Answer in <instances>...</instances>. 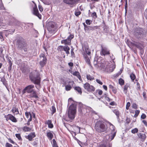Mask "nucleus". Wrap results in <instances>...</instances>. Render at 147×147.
I'll return each mask as SVG.
<instances>
[{
    "mask_svg": "<svg viewBox=\"0 0 147 147\" xmlns=\"http://www.w3.org/2000/svg\"><path fill=\"white\" fill-rule=\"evenodd\" d=\"M95 128L98 132L101 133L106 131L107 129V125L103 122L98 121L96 123Z\"/></svg>",
    "mask_w": 147,
    "mask_h": 147,
    "instance_id": "1",
    "label": "nucleus"
},
{
    "mask_svg": "<svg viewBox=\"0 0 147 147\" xmlns=\"http://www.w3.org/2000/svg\"><path fill=\"white\" fill-rule=\"evenodd\" d=\"M16 45L18 49L23 50L25 52L27 51L28 45L25 40L23 38L21 37L17 39Z\"/></svg>",
    "mask_w": 147,
    "mask_h": 147,
    "instance_id": "2",
    "label": "nucleus"
},
{
    "mask_svg": "<svg viewBox=\"0 0 147 147\" xmlns=\"http://www.w3.org/2000/svg\"><path fill=\"white\" fill-rule=\"evenodd\" d=\"M76 112V104H72L69 107L68 112V115L69 118L71 119H74Z\"/></svg>",
    "mask_w": 147,
    "mask_h": 147,
    "instance_id": "3",
    "label": "nucleus"
},
{
    "mask_svg": "<svg viewBox=\"0 0 147 147\" xmlns=\"http://www.w3.org/2000/svg\"><path fill=\"white\" fill-rule=\"evenodd\" d=\"M26 87V90H27V92L28 93L30 94L29 95L30 97L34 98H38L37 93L34 89V85H30Z\"/></svg>",
    "mask_w": 147,
    "mask_h": 147,
    "instance_id": "4",
    "label": "nucleus"
},
{
    "mask_svg": "<svg viewBox=\"0 0 147 147\" xmlns=\"http://www.w3.org/2000/svg\"><path fill=\"white\" fill-rule=\"evenodd\" d=\"M47 26L48 31L50 33H54L56 31L57 27L54 22H49L47 24Z\"/></svg>",
    "mask_w": 147,
    "mask_h": 147,
    "instance_id": "5",
    "label": "nucleus"
},
{
    "mask_svg": "<svg viewBox=\"0 0 147 147\" xmlns=\"http://www.w3.org/2000/svg\"><path fill=\"white\" fill-rule=\"evenodd\" d=\"M38 60L39 61L40 65L42 67H43L46 64L47 59L45 54L42 53L40 54L39 57L38 58Z\"/></svg>",
    "mask_w": 147,
    "mask_h": 147,
    "instance_id": "6",
    "label": "nucleus"
},
{
    "mask_svg": "<svg viewBox=\"0 0 147 147\" xmlns=\"http://www.w3.org/2000/svg\"><path fill=\"white\" fill-rule=\"evenodd\" d=\"M144 31L142 28H136L134 32V35L137 38H140L143 36Z\"/></svg>",
    "mask_w": 147,
    "mask_h": 147,
    "instance_id": "7",
    "label": "nucleus"
},
{
    "mask_svg": "<svg viewBox=\"0 0 147 147\" xmlns=\"http://www.w3.org/2000/svg\"><path fill=\"white\" fill-rule=\"evenodd\" d=\"M31 80L35 84L39 85L40 82V78L38 74H37L36 76L30 77Z\"/></svg>",
    "mask_w": 147,
    "mask_h": 147,
    "instance_id": "8",
    "label": "nucleus"
},
{
    "mask_svg": "<svg viewBox=\"0 0 147 147\" xmlns=\"http://www.w3.org/2000/svg\"><path fill=\"white\" fill-rule=\"evenodd\" d=\"M84 89L88 92H94L95 88L92 86L90 85L88 83H86L84 84Z\"/></svg>",
    "mask_w": 147,
    "mask_h": 147,
    "instance_id": "9",
    "label": "nucleus"
},
{
    "mask_svg": "<svg viewBox=\"0 0 147 147\" xmlns=\"http://www.w3.org/2000/svg\"><path fill=\"white\" fill-rule=\"evenodd\" d=\"M73 35H69L66 39L63 40L61 41L62 44H64L65 45H69L70 44V42L72 39L74 38Z\"/></svg>",
    "mask_w": 147,
    "mask_h": 147,
    "instance_id": "10",
    "label": "nucleus"
},
{
    "mask_svg": "<svg viewBox=\"0 0 147 147\" xmlns=\"http://www.w3.org/2000/svg\"><path fill=\"white\" fill-rule=\"evenodd\" d=\"M101 48L100 54L101 55L105 56L110 54V51L107 48L103 47L102 45L101 46Z\"/></svg>",
    "mask_w": 147,
    "mask_h": 147,
    "instance_id": "11",
    "label": "nucleus"
},
{
    "mask_svg": "<svg viewBox=\"0 0 147 147\" xmlns=\"http://www.w3.org/2000/svg\"><path fill=\"white\" fill-rule=\"evenodd\" d=\"M33 14L37 16L40 19H41V15L39 13L38 10L36 5L33 8Z\"/></svg>",
    "mask_w": 147,
    "mask_h": 147,
    "instance_id": "12",
    "label": "nucleus"
},
{
    "mask_svg": "<svg viewBox=\"0 0 147 147\" xmlns=\"http://www.w3.org/2000/svg\"><path fill=\"white\" fill-rule=\"evenodd\" d=\"M110 128L111 129L112 131L114 132L113 133H111L112 134L111 140H112L113 139L116 135V131H115V127L113 125L111 124L110 126Z\"/></svg>",
    "mask_w": 147,
    "mask_h": 147,
    "instance_id": "13",
    "label": "nucleus"
},
{
    "mask_svg": "<svg viewBox=\"0 0 147 147\" xmlns=\"http://www.w3.org/2000/svg\"><path fill=\"white\" fill-rule=\"evenodd\" d=\"M7 118L6 119V120L7 121V119L10 120L13 122H16L17 121V120L16 118L13 116L11 114H8L7 116Z\"/></svg>",
    "mask_w": 147,
    "mask_h": 147,
    "instance_id": "14",
    "label": "nucleus"
},
{
    "mask_svg": "<svg viewBox=\"0 0 147 147\" xmlns=\"http://www.w3.org/2000/svg\"><path fill=\"white\" fill-rule=\"evenodd\" d=\"M64 2L67 4L73 5L79 1L78 0H63Z\"/></svg>",
    "mask_w": 147,
    "mask_h": 147,
    "instance_id": "15",
    "label": "nucleus"
},
{
    "mask_svg": "<svg viewBox=\"0 0 147 147\" xmlns=\"http://www.w3.org/2000/svg\"><path fill=\"white\" fill-rule=\"evenodd\" d=\"M36 136L34 132H32L30 133L28 136H26V138L28 139L30 141L32 140V139Z\"/></svg>",
    "mask_w": 147,
    "mask_h": 147,
    "instance_id": "16",
    "label": "nucleus"
},
{
    "mask_svg": "<svg viewBox=\"0 0 147 147\" xmlns=\"http://www.w3.org/2000/svg\"><path fill=\"white\" fill-rule=\"evenodd\" d=\"M137 135L142 141H144L146 138V136L145 134L140 133L138 134Z\"/></svg>",
    "mask_w": 147,
    "mask_h": 147,
    "instance_id": "17",
    "label": "nucleus"
},
{
    "mask_svg": "<svg viewBox=\"0 0 147 147\" xmlns=\"http://www.w3.org/2000/svg\"><path fill=\"white\" fill-rule=\"evenodd\" d=\"M74 83L73 81L69 82V84L65 86V89L67 91H69L71 90V86H73Z\"/></svg>",
    "mask_w": 147,
    "mask_h": 147,
    "instance_id": "18",
    "label": "nucleus"
},
{
    "mask_svg": "<svg viewBox=\"0 0 147 147\" xmlns=\"http://www.w3.org/2000/svg\"><path fill=\"white\" fill-rule=\"evenodd\" d=\"M84 57L86 62L89 65L90 64V56H88L86 54H84Z\"/></svg>",
    "mask_w": 147,
    "mask_h": 147,
    "instance_id": "19",
    "label": "nucleus"
},
{
    "mask_svg": "<svg viewBox=\"0 0 147 147\" xmlns=\"http://www.w3.org/2000/svg\"><path fill=\"white\" fill-rule=\"evenodd\" d=\"M97 28H98V26H97L92 27L88 26L85 30V31L93 30H94L95 29H97Z\"/></svg>",
    "mask_w": 147,
    "mask_h": 147,
    "instance_id": "20",
    "label": "nucleus"
},
{
    "mask_svg": "<svg viewBox=\"0 0 147 147\" xmlns=\"http://www.w3.org/2000/svg\"><path fill=\"white\" fill-rule=\"evenodd\" d=\"M84 109H85L84 108L83 105H80L79 107L78 112L80 114H83L84 113Z\"/></svg>",
    "mask_w": 147,
    "mask_h": 147,
    "instance_id": "21",
    "label": "nucleus"
},
{
    "mask_svg": "<svg viewBox=\"0 0 147 147\" xmlns=\"http://www.w3.org/2000/svg\"><path fill=\"white\" fill-rule=\"evenodd\" d=\"M133 45L134 46L136 47L140 50H141L142 48V45L140 43L136 42L135 43H133Z\"/></svg>",
    "mask_w": 147,
    "mask_h": 147,
    "instance_id": "22",
    "label": "nucleus"
},
{
    "mask_svg": "<svg viewBox=\"0 0 147 147\" xmlns=\"http://www.w3.org/2000/svg\"><path fill=\"white\" fill-rule=\"evenodd\" d=\"M63 50L68 55L69 54V51L70 50L69 47L67 46H64Z\"/></svg>",
    "mask_w": 147,
    "mask_h": 147,
    "instance_id": "23",
    "label": "nucleus"
},
{
    "mask_svg": "<svg viewBox=\"0 0 147 147\" xmlns=\"http://www.w3.org/2000/svg\"><path fill=\"white\" fill-rule=\"evenodd\" d=\"M47 136L49 140H51L53 137V135L52 133L49 131V132H47Z\"/></svg>",
    "mask_w": 147,
    "mask_h": 147,
    "instance_id": "24",
    "label": "nucleus"
},
{
    "mask_svg": "<svg viewBox=\"0 0 147 147\" xmlns=\"http://www.w3.org/2000/svg\"><path fill=\"white\" fill-rule=\"evenodd\" d=\"M129 86V84H126L124 86L123 89V92L125 94H127V88Z\"/></svg>",
    "mask_w": 147,
    "mask_h": 147,
    "instance_id": "25",
    "label": "nucleus"
},
{
    "mask_svg": "<svg viewBox=\"0 0 147 147\" xmlns=\"http://www.w3.org/2000/svg\"><path fill=\"white\" fill-rule=\"evenodd\" d=\"M11 111L14 113H15L16 114H17L19 113L18 109L15 107L13 108Z\"/></svg>",
    "mask_w": 147,
    "mask_h": 147,
    "instance_id": "26",
    "label": "nucleus"
},
{
    "mask_svg": "<svg viewBox=\"0 0 147 147\" xmlns=\"http://www.w3.org/2000/svg\"><path fill=\"white\" fill-rule=\"evenodd\" d=\"M103 23L104 25L103 27L104 30L105 32L108 33L109 32L108 28L106 25L104 21L103 22Z\"/></svg>",
    "mask_w": 147,
    "mask_h": 147,
    "instance_id": "27",
    "label": "nucleus"
},
{
    "mask_svg": "<svg viewBox=\"0 0 147 147\" xmlns=\"http://www.w3.org/2000/svg\"><path fill=\"white\" fill-rule=\"evenodd\" d=\"M23 130L24 131H30L31 130V129L26 126H25L23 128Z\"/></svg>",
    "mask_w": 147,
    "mask_h": 147,
    "instance_id": "28",
    "label": "nucleus"
},
{
    "mask_svg": "<svg viewBox=\"0 0 147 147\" xmlns=\"http://www.w3.org/2000/svg\"><path fill=\"white\" fill-rule=\"evenodd\" d=\"M74 89L76 91L78 92L79 93L81 94L82 93V91L80 88L79 87H76L74 88Z\"/></svg>",
    "mask_w": 147,
    "mask_h": 147,
    "instance_id": "29",
    "label": "nucleus"
},
{
    "mask_svg": "<svg viewBox=\"0 0 147 147\" xmlns=\"http://www.w3.org/2000/svg\"><path fill=\"white\" fill-rule=\"evenodd\" d=\"M113 112L115 114L118 118L120 115V113L119 111L117 110H115L113 111Z\"/></svg>",
    "mask_w": 147,
    "mask_h": 147,
    "instance_id": "30",
    "label": "nucleus"
},
{
    "mask_svg": "<svg viewBox=\"0 0 147 147\" xmlns=\"http://www.w3.org/2000/svg\"><path fill=\"white\" fill-rule=\"evenodd\" d=\"M86 77L88 80H92L94 79V77L93 76H90V75H87L86 76Z\"/></svg>",
    "mask_w": 147,
    "mask_h": 147,
    "instance_id": "31",
    "label": "nucleus"
},
{
    "mask_svg": "<svg viewBox=\"0 0 147 147\" xmlns=\"http://www.w3.org/2000/svg\"><path fill=\"white\" fill-rule=\"evenodd\" d=\"M130 77L132 81H133L136 78V76L133 73L131 74L130 75Z\"/></svg>",
    "mask_w": 147,
    "mask_h": 147,
    "instance_id": "32",
    "label": "nucleus"
},
{
    "mask_svg": "<svg viewBox=\"0 0 147 147\" xmlns=\"http://www.w3.org/2000/svg\"><path fill=\"white\" fill-rule=\"evenodd\" d=\"M119 84L121 86L123 85L124 84V81L122 78H120L119 80Z\"/></svg>",
    "mask_w": 147,
    "mask_h": 147,
    "instance_id": "33",
    "label": "nucleus"
},
{
    "mask_svg": "<svg viewBox=\"0 0 147 147\" xmlns=\"http://www.w3.org/2000/svg\"><path fill=\"white\" fill-rule=\"evenodd\" d=\"M25 114L26 117L27 118H28L29 117V116H30V117H31V119H32V115L30 113H28L27 112H26L25 113Z\"/></svg>",
    "mask_w": 147,
    "mask_h": 147,
    "instance_id": "34",
    "label": "nucleus"
},
{
    "mask_svg": "<svg viewBox=\"0 0 147 147\" xmlns=\"http://www.w3.org/2000/svg\"><path fill=\"white\" fill-rule=\"evenodd\" d=\"M138 131V129L137 128H135L133 129H132L131 131V132L133 134H135L136 133H137Z\"/></svg>",
    "mask_w": 147,
    "mask_h": 147,
    "instance_id": "35",
    "label": "nucleus"
},
{
    "mask_svg": "<svg viewBox=\"0 0 147 147\" xmlns=\"http://www.w3.org/2000/svg\"><path fill=\"white\" fill-rule=\"evenodd\" d=\"M140 111L138 110H136L135 111V114L134 115V117H137L139 113H140Z\"/></svg>",
    "mask_w": 147,
    "mask_h": 147,
    "instance_id": "36",
    "label": "nucleus"
},
{
    "mask_svg": "<svg viewBox=\"0 0 147 147\" xmlns=\"http://www.w3.org/2000/svg\"><path fill=\"white\" fill-rule=\"evenodd\" d=\"M64 46H59L58 47V50L62 51L63 50Z\"/></svg>",
    "mask_w": 147,
    "mask_h": 147,
    "instance_id": "37",
    "label": "nucleus"
},
{
    "mask_svg": "<svg viewBox=\"0 0 147 147\" xmlns=\"http://www.w3.org/2000/svg\"><path fill=\"white\" fill-rule=\"evenodd\" d=\"M100 66L101 68L102 69L106 71V67H105V66H104V63H102L101 64Z\"/></svg>",
    "mask_w": 147,
    "mask_h": 147,
    "instance_id": "38",
    "label": "nucleus"
},
{
    "mask_svg": "<svg viewBox=\"0 0 147 147\" xmlns=\"http://www.w3.org/2000/svg\"><path fill=\"white\" fill-rule=\"evenodd\" d=\"M115 68V67L114 66H113L111 67H110V69L109 70H107V71L109 72H112L114 70Z\"/></svg>",
    "mask_w": 147,
    "mask_h": 147,
    "instance_id": "39",
    "label": "nucleus"
},
{
    "mask_svg": "<svg viewBox=\"0 0 147 147\" xmlns=\"http://www.w3.org/2000/svg\"><path fill=\"white\" fill-rule=\"evenodd\" d=\"M7 59L8 60V62L9 64V65H12V63L11 61V57H8Z\"/></svg>",
    "mask_w": 147,
    "mask_h": 147,
    "instance_id": "40",
    "label": "nucleus"
},
{
    "mask_svg": "<svg viewBox=\"0 0 147 147\" xmlns=\"http://www.w3.org/2000/svg\"><path fill=\"white\" fill-rule=\"evenodd\" d=\"M51 111H52V114H53L55 112L56 109H55V107L54 106H52V107Z\"/></svg>",
    "mask_w": 147,
    "mask_h": 147,
    "instance_id": "41",
    "label": "nucleus"
},
{
    "mask_svg": "<svg viewBox=\"0 0 147 147\" xmlns=\"http://www.w3.org/2000/svg\"><path fill=\"white\" fill-rule=\"evenodd\" d=\"M86 53L88 54V56H90L91 52L88 49H87L86 50Z\"/></svg>",
    "mask_w": 147,
    "mask_h": 147,
    "instance_id": "42",
    "label": "nucleus"
},
{
    "mask_svg": "<svg viewBox=\"0 0 147 147\" xmlns=\"http://www.w3.org/2000/svg\"><path fill=\"white\" fill-rule=\"evenodd\" d=\"M130 105V102H128L127 103L126 105V109L128 110L129 109V107Z\"/></svg>",
    "mask_w": 147,
    "mask_h": 147,
    "instance_id": "43",
    "label": "nucleus"
},
{
    "mask_svg": "<svg viewBox=\"0 0 147 147\" xmlns=\"http://www.w3.org/2000/svg\"><path fill=\"white\" fill-rule=\"evenodd\" d=\"M53 147H54L55 146H56V145H57V142L55 141V140L54 139L53 140Z\"/></svg>",
    "mask_w": 147,
    "mask_h": 147,
    "instance_id": "44",
    "label": "nucleus"
},
{
    "mask_svg": "<svg viewBox=\"0 0 147 147\" xmlns=\"http://www.w3.org/2000/svg\"><path fill=\"white\" fill-rule=\"evenodd\" d=\"M81 12L80 11H76L75 12V15L77 16H78L81 14Z\"/></svg>",
    "mask_w": 147,
    "mask_h": 147,
    "instance_id": "45",
    "label": "nucleus"
},
{
    "mask_svg": "<svg viewBox=\"0 0 147 147\" xmlns=\"http://www.w3.org/2000/svg\"><path fill=\"white\" fill-rule=\"evenodd\" d=\"M73 75L77 77L80 75V73L78 71H75L73 74Z\"/></svg>",
    "mask_w": 147,
    "mask_h": 147,
    "instance_id": "46",
    "label": "nucleus"
},
{
    "mask_svg": "<svg viewBox=\"0 0 147 147\" xmlns=\"http://www.w3.org/2000/svg\"><path fill=\"white\" fill-rule=\"evenodd\" d=\"M16 136L19 140H20L21 138L20 134H16Z\"/></svg>",
    "mask_w": 147,
    "mask_h": 147,
    "instance_id": "47",
    "label": "nucleus"
},
{
    "mask_svg": "<svg viewBox=\"0 0 147 147\" xmlns=\"http://www.w3.org/2000/svg\"><path fill=\"white\" fill-rule=\"evenodd\" d=\"M86 23L87 25H90L91 24L90 20H87L86 21Z\"/></svg>",
    "mask_w": 147,
    "mask_h": 147,
    "instance_id": "48",
    "label": "nucleus"
},
{
    "mask_svg": "<svg viewBox=\"0 0 147 147\" xmlns=\"http://www.w3.org/2000/svg\"><path fill=\"white\" fill-rule=\"evenodd\" d=\"M16 24L17 26H20V27L22 26V23H21L19 22H17Z\"/></svg>",
    "mask_w": 147,
    "mask_h": 147,
    "instance_id": "49",
    "label": "nucleus"
},
{
    "mask_svg": "<svg viewBox=\"0 0 147 147\" xmlns=\"http://www.w3.org/2000/svg\"><path fill=\"white\" fill-rule=\"evenodd\" d=\"M132 107L134 109H137V106L136 103H133L132 105Z\"/></svg>",
    "mask_w": 147,
    "mask_h": 147,
    "instance_id": "50",
    "label": "nucleus"
},
{
    "mask_svg": "<svg viewBox=\"0 0 147 147\" xmlns=\"http://www.w3.org/2000/svg\"><path fill=\"white\" fill-rule=\"evenodd\" d=\"M38 8L40 12H42L43 11V8L41 5H38Z\"/></svg>",
    "mask_w": 147,
    "mask_h": 147,
    "instance_id": "51",
    "label": "nucleus"
},
{
    "mask_svg": "<svg viewBox=\"0 0 147 147\" xmlns=\"http://www.w3.org/2000/svg\"><path fill=\"white\" fill-rule=\"evenodd\" d=\"M6 147H12V146L11 144L8 143H7L5 145Z\"/></svg>",
    "mask_w": 147,
    "mask_h": 147,
    "instance_id": "52",
    "label": "nucleus"
},
{
    "mask_svg": "<svg viewBox=\"0 0 147 147\" xmlns=\"http://www.w3.org/2000/svg\"><path fill=\"white\" fill-rule=\"evenodd\" d=\"M146 117V115L144 114L143 113L141 117V118L144 119H145Z\"/></svg>",
    "mask_w": 147,
    "mask_h": 147,
    "instance_id": "53",
    "label": "nucleus"
},
{
    "mask_svg": "<svg viewBox=\"0 0 147 147\" xmlns=\"http://www.w3.org/2000/svg\"><path fill=\"white\" fill-rule=\"evenodd\" d=\"M68 101L69 104H70V103H71V104H73L72 102H71L73 101L72 100V98H69L68 99Z\"/></svg>",
    "mask_w": 147,
    "mask_h": 147,
    "instance_id": "54",
    "label": "nucleus"
},
{
    "mask_svg": "<svg viewBox=\"0 0 147 147\" xmlns=\"http://www.w3.org/2000/svg\"><path fill=\"white\" fill-rule=\"evenodd\" d=\"M96 82L100 85H102L103 83L99 79H97L96 80Z\"/></svg>",
    "mask_w": 147,
    "mask_h": 147,
    "instance_id": "55",
    "label": "nucleus"
},
{
    "mask_svg": "<svg viewBox=\"0 0 147 147\" xmlns=\"http://www.w3.org/2000/svg\"><path fill=\"white\" fill-rule=\"evenodd\" d=\"M92 16L93 17H95L96 18L97 17L96 13L95 12H94L92 13Z\"/></svg>",
    "mask_w": 147,
    "mask_h": 147,
    "instance_id": "56",
    "label": "nucleus"
},
{
    "mask_svg": "<svg viewBox=\"0 0 147 147\" xmlns=\"http://www.w3.org/2000/svg\"><path fill=\"white\" fill-rule=\"evenodd\" d=\"M51 123V121L50 120H48L47 121H46V122L45 123L46 124H47L48 125H49V124H50Z\"/></svg>",
    "mask_w": 147,
    "mask_h": 147,
    "instance_id": "57",
    "label": "nucleus"
},
{
    "mask_svg": "<svg viewBox=\"0 0 147 147\" xmlns=\"http://www.w3.org/2000/svg\"><path fill=\"white\" fill-rule=\"evenodd\" d=\"M32 119H31V117H30V118H29V119H28V120L27 121V122L26 123L27 124V125H30V122L31 121H32Z\"/></svg>",
    "mask_w": 147,
    "mask_h": 147,
    "instance_id": "58",
    "label": "nucleus"
},
{
    "mask_svg": "<svg viewBox=\"0 0 147 147\" xmlns=\"http://www.w3.org/2000/svg\"><path fill=\"white\" fill-rule=\"evenodd\" d=\"M3 4L2 2V0H0V9L2 8L3 7Z\"/></svg>",
    "mask_w": 147,
    "mask_h": 147,
    "instance_id": "59",
    "label": "nucleus"
},
{
    "mask_svg": "<svg viewBox=\"0 0 147 147\" xmlns=\"http://www.w3.org/2000/svg\"><path fill=\"white\" fill-rule=\"evenodd\" d=\"M48 126L49 128H51L53 127V124L52 123H51L50 124L48 125Z\"/></svg>",
    "mask_w": 147,
    "mask_h": 147,
    "instance_id": "60",
    "label": "nucleus"
},
{
    "mask_svg": "<svg viewBox=\"0 0 147 147\" xmlns=\"http://www.w3.org/2000/svg\"><path fill=\"white\" fill-rule=\"evenodd\" d=\"M12 65H9V66L8 68V70L9 71H10L11 70Z\"/></svg>",
    "mask_w": 147,
    "mask_h": 147,
    "instance_id": "61",
    "label": "nucleus"
},
{
    "mask_svg": "<svg viewBox=\"0 0 147 147\" xmlns=\"http://www.w3.org/2000/svg\"><path fill=\"white\" fill-rule=\"evenodd\" d=\"M98 94L100 95H101L102 93V91L101 90H98Z\"/></svg>",
    "mask_w": 147,
    "mask_h": 147,
    "instance_id": "62",
    "label": "nucleus"
},
{
    "mask_svg": "<svg viewBox=\"0 0 147 147\" xmlns=\"http://www.w3.org/2000/svg\"><path fill=\"white\" fill-rule=\"evenodd\" d=\"M27 92V90H26V87H25L24 89L23 90L22 93L23 94H24Z\"/></svg>",
    "mask_w": 147,
    "mask_h": 147,
    "instance_id": "63",
    "label": "nucleus"
},
{
    "mask_svg": "<svg viewBox=\"0 0 147 147\" xmlns=\"http://www.w3.org/2000/svg\"><path fill=\"white\" fill-rule=\"evenodd\" d=\"M142 122L146 126H147V122L146 121L144 120H143L142 121Z\"/></svg>",
    "mask_w": 147,
    "mask_h": 147,
    "instance_id": "64",
    "label": "nucleus"
}]
</instances>
